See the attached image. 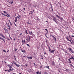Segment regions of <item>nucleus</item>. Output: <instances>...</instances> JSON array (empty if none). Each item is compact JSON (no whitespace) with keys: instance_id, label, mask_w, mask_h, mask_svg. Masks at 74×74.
Masks as SVG:
<instances>
[{"instance_id":"obj_1","label":"nucleus","mask_w":74,"mask_h":74,"mask_svg":"<svg viewBox=\"0 0 74 74\" xmlns=\"http://www.w3.org/2000/svg\"><path fill=\"white\" fill-rule=\"evenodd\" d=\"M53 21H54V22H56V23H57V20H56V17L53 16Z\"/></svg>"},{"instance_id":"obj_2","label":"nucleus","mask_w":74,"mask_h":74,"mask_svg":"<svg viewBox=\"0 0 74 74\" xmlns=\"http://www.w3.org/2000/svg\"><path fill=\"white\" fill-rule=\"evenodd\" d=\"M26 40H27V42H30V36H28V38L26 39Z\"/></svg>"},{"instance_id":"obj_3","label":"nucleus","mask_w":74,"mask_h":74,"mask_svg":"<svg viewBox=\"0 0 74 74\" xmlns=\"http://www.w3.org/2000/svg\"><path fill=\"white\" fill-rule=\"evenodd\" d=\"M49 51L51 53H53L55 51V49L52 50L51 49H49Z\"/></svg>"},{"instance_id":"obj_4","label":"nucleus","mask_w":74,"mask_h":74,"mask_svg":"<svg viewBox=\"0 0 74 74\" xmlns=\"http://www.w3.org/2000/svg\"><path fill=\"white\" fill-rule=\"evenodd\" d=\"M5 71H8V72H11V71H12V69H9V70H5Z\"/></svg>"},{"instance_id":"obj_5","label":"nucleus","mask_w":74,"mask_h":74,"mask_svg":"<svg viewBox=\"0 0 74 74\" xmlns=\"http://www.w3.org/2000/svg\"><path fill=\"white\" fill-rule=\"evenodd\" d=\"M0 36H1L2 37H3V38H5V36H4V35L1 34L0 33Z\"/></svg>"},{"instance_id":"obj_6","label":"nucleus","mask_w":74,"mask_h":74,"mask_svg":"<svg viewBox=\"0 0 74 74\" xmlns=\"http://www.w3.org/2000/svg\"><path fill=\"white\" fill-rule=\"evenodd\" d=\"M70 51H71V52H72V53H74V51H72V50H71V48H69V49H68L69 50H70Z\"/></svg>"},{"instance_id":"obj_7","label":"nucleus","mask_w":74,"mask_h":74,"mask_svg":"<svg viewBox=\"0 0 74 74\" xmlns=\"http://www.w3.org/2000/svg\"><path fill=\"white\" fill-rule=\"evenodd\" d=\"M52 37L53 38V40H55L56 41V38H55V36H52Z\"/></svg>"},{"instance_id":"obj_8","label":"nucleus","mask_w":74,"mask_h":74,"mask_svg":"<svg viewBox=\"0 0 74 74\" xmlns=\"http://www.w3.org/2000/svg\"><path fill=\"white\" fill-rule=\"evenodd\" d=\"M15 18L16 19L14 20L15 22H18V20H17V17H15Z\"/></svg>"},{"instance_id":"obj_9","label":"nucleus","mask_w":74,"mask_h":74,"mask_svg":"<svg viewBox=\"0 0 74 74\" xmlns=\"http://www.w3.org/2000/svg\"><path fill=\"white\" fill-rule=\"evenodd\" d=\"M27 58H28V59H32V58H33V57H27Z\"/></svg>"},{"instance_id":"obj_10","label":"nucleus","mask_w":74,"mask_h":74,"mask_svg":"<svg viewBox=\"0 0 74 74\" xmlns=\"http://www.w3.org/2000/svg\"><path fill=\"white\" fill-rule=\"evenodd\" d=\"M0 39H1V40H3V41L4 42H5L4 39L3 38H1V37H0Z\"/></svg>"},{"instance_id":"obj_11","label":"nucleus","mask_w":74,"mask_h":74,"mask_svg":"<svg viewBox=\"0 0 74 74\" xmlns=\"http://www.w3.org/2000/svg\"><path fill=\"white\" fill-rule=\"evenodd\" d=\"M56 16H57V17H58V18L59 19L60 18V17L58 16V15H56Z\"/></svg>"},{"instance_id":"obj_12","label":"nucleus","mask_w":74,"mask_h":74,"mask_svg":"<svg viewBox=\"0 0 74 74\" xmlns=\"http://www.w3.org/2000/svg\"><path fill=\"white\" fill-rule=\"evenodd\" d=\"M52 65H53L54 66H55V62H53L52 63Z\"/></svg>"},{"instance_id":"obj_13","label":"nucleus","mask_w":74,"mask_h":74,"mask_svg":"<svg viewBox=\"0 0 74 74\" xmlns=\"http://www.w3.org/2000/svg\"><path fill=\"white\" fill-rule=\"evenodd\" d=\"M21 51L23 53H25V52H26V51H25L24 50H22Z\"/></svg>"},{"instance_id":"obj_14","label":"nucleus","mask_w":74,"mask_h":74,"mask_svg":"<svg viewBox=\"0 0 74 74\" xmlns=\"http://www.w3.org/2000/svg\"><path fill=\"white\" fill-rule=\"evenodd\" d=\"M70 59H68V60L69 61V63H71V61L70 60Z\"/></svg>"},{"instance_id":"obj_15","label":"nucleus","mask_w":74,"mask_h":74,"mask_svg":"<svg viewBox=\"0 0 74 74\" xmlns=\"http://www.w3.org/2000/svg\"><path fill=\"white\" fill-rule=\"evenodd\" d=\"M13 63H14V64L15 65H16V62H15V61H13Z\"/></svg>"},{"instance_id":"obj_16","label":"nucleus","mask_w":74,"mask_h":74,"mask_svg":"<svg viewBox=\"0 0 74 74\" xmlns=\"http://www.w3.org/2000/svg\"><path fill=\"white\" fill-rule=\"evenodd\" d=\"M66 39H67L69 41H71V40H69L68 38L67 37V36L66 37Z\"/></svg>"},{"instance_id":"obj_17","label":"nucleus","mask_w":74,"mask_h":74,"mask_svg":"<svg viewBox=\"0 0 74 74\" xmlns=\"http://www.w3.org/2000/svg\"><path fill=\"white\" fill-rule=\"evenodd\" d=\"M16 65L17 66V67H19V66H20V65H19V64H18V65L17 64H16Z\"/></svg>"},{"instance_id":"obj_18","label":"nucleus","mask_w":74,"mask_h":74,"mask_svg":"<svg viewBox=\"0 0 74 74\" xmlns=\"http://www.w3.org/2000/svg\"><path fill=\"white\" fill-rule=\"evenodd\" d=\"M3 52H5V53H7V51H6L5 50H3Z\"/></svg>"},{"instance_id":"obj_19","label":"nucleus","mask_w":74,"mask_h":74,"mask_svg":"<svg viewBox=\"0 0 74 74\" xmlns=\"http://www.w3.org/2000/svg\"><path fill=\"white\" fill-rule=\"evenodd\" d=\"M29 33H30V34H31V35H32V34H33L32 33V32H29Z\"/></svg>"},{"instance_id":"obj_20","label":"nucleus","mask_w":74,"mask_h":74,"mask_svg":"<svg viewBox=\"0 0 74 74\" xmlns=\"http://www.w3.org/2000/svg\"><path fill=\"white\" fill-rule=\"evenodd\" d=\"M45 30H46L47 32V33H48V30H47V29H45Z\"/></svg>"},{"instance_id":"obj_21","label":"nucleus","mask_w":74,"mask_h":74,"mask_svg":"<svg viewBox=\"0 0 74 74\" xmlns=\"http://www.w3.org/2000/svg\"><path fill=\"white\" fill-rule=\"evenodd\" d=\"M23 41V42H24V44H25V43H26L25 40H24Z\"/></svg>"},{"instance_id":"obj_22","label":"nucleus","mask_w":74,"mask_h":74,"mask_svg":"<svg viewBox=\"0 0 74 74\" xmlns=\"http://www.w3.org/2000/svg\"><path fill=\"white\" fill-rule=\"evenodd\" d=\"M70 66H72V67H73L74 68V66H73L72 64H70Z\"/></svg>"},{"instance_id":"obj_23","label":"nucleus","mask_w":74,"mask_h":74,"mask_svg":"<svg viewBox=\"0 0 74 74\" xmlns=\"http://www.w3.org/2000/svg\"><path fill=\"white\" fill-rule=\"evenodd\" d=\"M10 4H12L13 3V1H11V2H10Z\"/></svg>"},{"instance_id":"obj_24","label":"nucleus","mask_w":74,"mask_h":74,"mask_svg":"<svg viewBox=\"0 0 74 74\" xmlns=\"http://www.w3.org/2000/svg\"><path fill=\"white\" fill-rule=\"evenodd\" d=\"M36 73L37 74H39V71H38V72H36Z\"/></svg>"},{"instance_id":"obj_25","label":"nucleus","mask_w":74,"mask_h":74,"mask_svg":"<svg viewBox=\"0 0 74 74\" xmlns=\"http://www.w3.org/2000/svg\"><path fill=\"white\" fill-rule=\"evenodd\" d=\"M27 45L28 46V47H30V45L28 44H27Z\"/></svg>"},{"instance_id":"obj_26","label":"nucleus","mask_w":74,"mask_h":74,"mask_svg":"<svg viewBox=\"0 0 74 74\" xmlns=\"http://www.w3.org/2000/svg\"><path fill=\"white\" fill-rule=\"evenodd\" d=\"M9 68H10V69H11V68H12V66H10L9 67Z\"/></svg>"},{"instance_id":"obj_27","label":"nucleus","mask_w":74,"mask_h":74,"mask_svg":"<svg viewBox=\"0 0 74 74\" xmlns=\"http://www.w3.org/2000/svg\"><path fill=\"white\" fill-rule=\"evenodd\" d=\"M22 43H24V42H23V40H22Z\"/></svg>"},{"instance_id":"obj_28","label":"nucleus","mask_w":74,"mask_h":74,"mask_svg":"<svg viewBox=\"0 0 74 74\" xmlns=\"http://www.w3.org/2000/svg\"><path fill=\"white\" fill-rule=\"evenodd\" d=\"M18 16H19V17H21V16L19 15V14H18Z\"/></svg>"},{"instance_id":"obj_29","label":"nucleus","mask_w":74,"mask_h":74,"mask_svg":"<svg viewBox=\"0 0 74 74\" xmlns=\"http://www.w3.org/2000/svg\"><path fill=\"white\" fill-rule=\"evenodd\" d=\"M45 67L47 68V69H49V66H46V67Z\"/></svg>"},{"instance_id":"obj_30","label":"nucleus","mask_w":74,"mask_h":74,"mask_svg":"<svg viewBox=\"0 0 74 74\" xmlns=\"http://www.w3.org/2000/svg\"><path fill=\"white\" fill-rule=\"evenodd\" d=\"M8 67H10V66L9 65H8Z\"/></svg>"},{"instance_id":"obj_31","label":"nucleus","mask_w":74,"mask_h":74,"mask_svg":"<svg viewBox=\"0 0 74 74\" xmlns=\"http://www.w3.org/2000/svg\"><path fill=\"white\" fill-rule=\"evenodd\" d=\"M9 37L11 39V40H12V38H11V37L10 36V35Z\"/></svg>"},{"instance_id":"obj_32","label":"nucleus","mask_w":74,"mask_h":74,"mask_svg":"<svg viewBox=\"0 0 74 74\" xmlns=\"http://www.w3.org/2000/svg\"><path fill=\"white\" fill-rule=\"evenodd\" d=\"M28 65L27 64H25V66H26V67H27Z\"/></svg>"},{"instance_id":"obj_33","label":"nucleus","mask_w":74,"mask_h":74,"mask_svg":"<svg viewBox=\"0 0 74 74\" xmlns=\"http://www.w3.org/2000/svg\"><path fill=\"white\" fill-rule=\"evenodd\" d=\"M8 29H9V30H11V28H10V27H9Z\"/></svg>"},{"instance_id":"obj_34","label":"nucleus","mask_w":74,"mask_h":74,"mask_svg":"<svg viewBox=\"0 0 74 74\" xmlns=\"http://www.w3.org/2000/svg\"><path fill=\"white\" fill-rule=\"evenodd\" d=\"M3 12H4V14H5V13H6V12H5V11H3Z\"/></svg>"},{"instance_id":"obj_35","label":"nucleus","mask_w":74,"mask_h":74,"mask_svg":"<svg viewBox=\"0 0 74 74\" xmlns=\"http://www.w3.org/2000/svg\"><path fill=\"white\" fill-rule=\"evenodd\" d=\"M9 52V50L8 49V51H7V52Z\"/></svg>"},{"instance_id":"obj_36","label":"nucleus","mask_w":74,"mask_h":74,"mask_svg":"<svg viewBox=\"0 0 74 74\" xmlns=\"http://www.w3.org/2000/svg\"><path fill=\"white\" fill-rule=\"evenodd\" d=\"M22 33H21L20 35H19V36H21V35H22Z\"/></svg>"},{"instance_id":"obj_37","label":"nucleus","mask_w":74,"mask_h":74,"mask_svg":"<svg viewBox=\"0 0 74 74\" xmlns=\"http://www.w3.org/2000/svg\"><path fill=\"white\" fill-rule=\"evenodd\" d=\"M8 26L9 27H10V25H8Z\"/></svg>"},{"instance_id":"obj_38","label":"nucleus","mask_w":74,"mask_h":74,"mask_svg":"<svg viewBox=\"0 0 74 74\" xmlns=\"http://www.w3.org/2000/svg\"><path fill=\"white\" fill-rule=\"evenodd\" d=\"M45 74H48V73H47V72H45Z\"/></svg>"},{"instance_id":"obj_39","label":"nucleus","mask_w":74,"mask_h":74,"mask_svg":"<svg viewBox=\"0 0 74 74\" xmlns=\"http://www.w3.org/2000/svg\"><path fill=\"white\" fill-rule=\"evenodd\" d=\"M17 18L19 19H20V18H19V17H18V16H17Z\"/></svg>"},{"instance_id":"obj_40","label":"nucleus","mask_w":74,"mask_h":74,"mask_svg":"<svg viewBox=\"0 0 74 74\" xmlns=\"http://www.w3.org/2000/svg\"><path fill=\"white\" fill-rule=\"evenodd\" d=\"M24 43H23L22 44V46H23V45H24Z\"/></svg>"},{"instance_id":"obj_41","label":"nucleus","mask_w":74,"mask_h":74,"mask_svg":"<svg viewBox=\"0 0 74 74\" xmlns=\"http://www.w3.org/2000/svg\"><path fill=\"white\" fill-rule=\"evenodd\" d=\"M71 37H74V36H73V35L71 36Z\"/></svg>"},{"instance_id":"obj_42","label":"nucleus","mask_w":74,"mask_h":74,"mask_svg":"<svg viewBox=\"0 0 74 74\" xmlns=\"http://www.w3.org/2000/svg\"><path fill=\"white\" fill-rule=\"evenodd\" d=\"M14 58L16 60V58H15V56H14Z\"/></svg>"},{"instance_id":"obj_43","label":"nucleus","mask_w":74,"mask_h":74,"mask_svg":"<svg viewBox=\"0 0 74 74\" xmlns=\"http://www.w3.org/2000/svg\"><path fill=\"white\" fill-rule=\"evenodd\" d=\"M7 12H6V14H7V15H8V14H7Z\"/></svg>"},{"instance_id":"obj_44","label":"nucleus","mask_w":74,"mask_h":74,"mask_svg":"<svg viewBox=\"0 0 74 74\" xmlns=\"http://www.w3.org/2000/svg\"><path fill=\"white\" fill-rule=\"evenodd\" d=\"M8 17H9V16H10L9 15H8Z\"/></svg>"},{"instance_id":"obj_45","label":"nucleus","mask_w":74,"mask_h":74,"mask_svg":"<svg viewBox=\"0 0 74 74\" xmlns=\"http://www.w3.org/2000/svg\"><path fill=\"white\" fill-rule=\"evenodd\" d=\"M23 10H24V11H25V8H24Z\"/></svg>"},{"instance_id":"obj_46","label":"nucleus","mask_w":74,"mask_h":74,"mask_svg":"<svg viewBox=\"0 0 74 74\" xmlns=\"http://www.w3.org/2000/svg\"><path fill=\"white\" fill-rule=\"evenodd\" d=\"M10 25H12V24H11V23H10Z\"/></svg>"},{"instance_id":"obj_47","label":"nucleus","mask_w":74,"mask_h":74,"mask_svg":"<svg viewBox=\"0 0 74 74\" xmlns=\"http://www.w3.org/2000/svg\"><path fill=\"white\" fill-rule=\"evenodd\" d=\"M62 18H61L62 19V20H63V18L62 17Z\"/></svg>"},{"instance_id":"obj_48","label":"nucleus","mask_w":74,"mask_h":74,"mask_svg":"<svg viewBox=\"0 0 74 74\" xmlns=\"http://www.w3.org/2000/svg\"><path fill=\"white\" fill-rule=\"evenodd\" d=\"M42 67V66H40V69H41Z\"/></svg>"},{"instance_id":"obj_49","label":"nucleus","mask_w":74,"mask_h":74,"mask_svg":"<svg viewBox=\"0 0 74 74\" xmlns=\"http://www.w3.org/2000/svg\"><path fill=\"white\" fill-rule=\"evenodd\" d=\"M17 49H15V51H16V50H17Z\"/></svg>"},{"instance_id":"obj_50","label":"nucleus","mask_w":74,"mask_h":74,"mask_svg":"<svg viewBox=\"0 0 74 74\" xmlns=\"http://www.w3.org/2000/svg\"><path fill=\"white\" fill-rule=\"evenodd\" d=\"M26 33L27 34H28V33H27V31L26 32Z\"/></svg>"},{"instance_id":"obj_51","label":"nucleus","mask_w":74,"mask_h":74,"mask_svg":"<svg viewBox=\"0 0 74 74\" xmlns=\"http://www.w3.org/2000/svg\"><path fill=\"white\" fill-rule=\"evenodd\" d=\"M53 7H52V6L51 5V8H52Z\"/></svg>"},{"instance_id":"obj_52","label":"nucleus","mask_w":74,"mask_h":74,"mask_svg":"<svg viewBox=\"0 0 74 74\" xmlns=\"http://www.w3.org/2000/svg\"><path fill=\"white\" fill-rule=\"evenodd\" d=\"M5 16H7V17H8V16H7V15H5Z\"/></svg>"},{"instance_id":"obj_53","label":"nucleus","mask_w":74,"mask_h":74,"mask_svg":"<svg viewBox=\"0 0 74 74\" xmlns=\"http://www.w3.org/2000/svg\"><path fill=\"white\" fill-rule=\"evenodd\" d=\"M5 64H6L7 63V62H6L5 61Z\"/></svg>"},{"instance_id":"obj_54","label":"nucleus","mask_w":74,"mask_h":74,"mask_svg":"<svg viewBox=\"0 0 74 74\" xmlns=\"http://www.w3.org/2000/svg\"><path fill=\"white\" fill-rule=\"evenodd\" d=\"M52 11H53V9H51Z\"/></svg>"},{"instance_id":"obj_55","label":"nucleus","mask_w":74,"mask_h":74,"mask_svg":"<svg viewBox=\"0 0 74 74\" xmlns=\"http://www.w3.org/2000/svg\"><path fill=\"white\" fill-rule=\"evenodd\" d=\"M69 59H71V58H70Z\"/></svg>"},{"instance_id":"obj_56","label":"nucleus","mask_w":74,"mask_h":74,"mask_svg":"<svg viewBox=\"0 0 74 74\" xmlns=\"http://www.w3.org/2000/svg\"><path fill=\"white\" fill-rule=\"evenodd\" d=\"M65 53H67V52H65Z\"/></svg>"},{"instance_id":"obj_57","label":"nucleus","mask_w":74,"mask_h":74,"mask_svg":"<svg viewBox=\"0 0 74 74\" xmlns=\"http://www.w3.org/2000/svg\"><path fill=\"white\" fill-rule=\"evenodd\" d=\"M1 14H2V15H3V13H1Z\"/></svg>"},{"instance_id":"obj_58","label":"nucleus","mask_w":74,"mask_h":74,"mask_svg":"<svg viewBox=\"0 0 74 74\" xmlns=\"http://www.w3.org/2000/svg\"><path fill=\"white\" fill-rule=\"evenodd\" d=\"M30 14H31V15L32 14V13H30Z\"/></svg>"},{"instance_id":"obj_59","label":"nucleus","mask_w":74,"mask_h":74,"mask_svg":"<svg viewBox=\"0 0 74 74\" xmlns=\"http://www.w3.org/2000/svg\"><path fill=\"white\" fill-rule=\"evenodd\" d=\"M31 12H32V13H33V12H32V11H31Z\"/></svg>"},{"instance_id":"obj_60","label":"nucleus","mask_w":74,"mask_h":74,"mask_svg":"<svg viewBox=\"0 0 74 74\" xmlns=\"http://www.w3.org/2000/svg\"><path fill=\"white\" fill-rule=\"evenodd\" d=\"M34 65H35V63H34Z\"/></svg>"},{"instance_id":"obj_61","label":"nucleus","mask_w":74,"mask_h":74,"mask_svg":"<svg viewBox=\"0 0 74 74\" xmlns=\"http://www.w3.org/2000/svg\"><path fill=\"white\" fill-rule=\"evenodd\" d=\"M45 54H47V53H45Z\"/></svg>"},{"instance_id":"obj_62","label":"nucleus","mask_w":74,"mask_h":74,"mask_svg":"<svg viewBox=\"0 0 74 74\" xmlns=\"http://www.w3.org/2000/svg\"><path fill=\"white\" fill-rule=\"evenodd\" d=\"M19 74H21V73H19Z\"/></svg>"},{"instance_id":"obj_63","label":"nucleus","mask_w":74,"mask_h":74,"mask_svg":"<svg viewBox=\"0 0 74 74\" xmlns=\"http://www.w3.org/2000/svg\"><path fill=\"white\" fill-rule=\"evenodd\" d=\"M14 40H15L14 38Z\"/></svg>"},{"instance_id":"obj_64","label":"nucleus","mask_w":74,"mask_h":74,"mask_svg":"<svg viewBox=\"0 0 74 74\" xmlns=\"http://www.w3.org/2000/svg\"><path fill=\"white\" fill-rule=\"evenodd\" d=\"M13 74H15V73H13Z\"/></svg>"}]
</instances>
